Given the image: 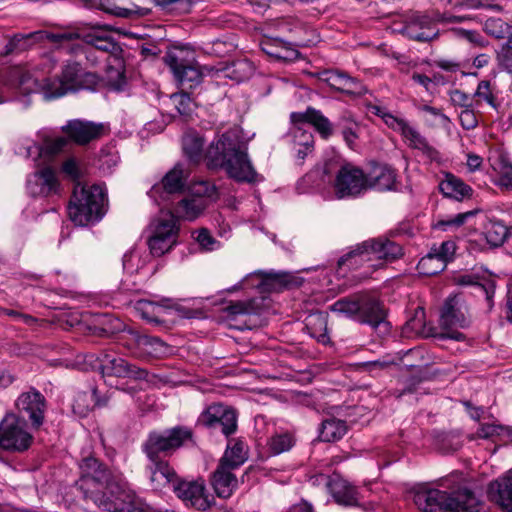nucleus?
<instances>
[{
  "label": "nucleus",
  "mask_w": 512,
  "mask_h": 512,
  "mask_svg": "<svg viewBox=\"0 0 512 512\" xmlns=\"http://www.w3.org/2000/svg\"><path fill=\"white\" fill-rule=\"evenodd\" d=\"M209 169H223L238 182L255 183L260 180L248 155V142L236 128L218 135L205 153Z\"/></svg>",
  "instance_id": "1"
},
{
  "label": "nucleus",
  "mask_w": 512,
  "mask_h": 512,
  "mask_svg": "<svg viewBox=\"0 0 512 512\" xmlns=\"http://www.w3.org/2000/svg\"><path fill=\"white\" fill-rule=\"evenodd\" d=\"M404 255L403 247L385 237L369 238L357 243L338 260V266L358 269L371 263L373 269L382 267V263H392Z\"/></svg>",
  "instance_id": "2"
},
{
  "label": "nucleus",
  "mask_w": 512,
  "mask_h": 512,
  "mask_svg": "<svg viewBox=\"0 0 512 512\" xmlns=\"http://www.w3.org/2000/svg\"><path fill=\"white\" fill-rule=\"evenodd\" d=\"M415 505L424 512H479L480 502L469 490H458L452 495L438 489L417 491Z\"/></svg>",
  "instance_id": "3"
},
{
  "label": "nucleus",
  "mask_w": 512,
  "mask_h": 512,
  "mask_svg": "<svg viewBox=\"0 0 512 512\" xmlns=\"http://www.w3.org/2000/svg\"><path fill=\"white\" fill-rule=\"evenodd\" d=\"M105 192L99 185L76 184L68 205L70 220L78 226L99 221L104 215Z\"/></svg>",
  "instance_id": "4"
},
{
  "label": "nucleus",
  "mask_w": 512,
  "mask_h": 512,
  "mask_svg": "<svg viewBox=\"0 0 512 512\" xmlns=\"http://www.w3.org/2000/svg\"><path fill=\"white\" fill-rule=\"evenodd\" d=\"M100 82L101 77L97 73L86 70L79 62L69 60L63 65L60 76L46 83L45 98L54 99L80 90L93 91Z\"/></svg>",
  "instance_id": "5"
},
{
  "label": "nucleus",
  "mask_w": 512,
  "mask_h": 512,
  "mask_svg": "<svg viewBox=\"0 0 512 512\" xmlns=\"http://www.w3.org/2000/svg\"><path fill=\"white\" fill-rule=\"evenodd\" d=\"M332 311L353 318L360 323L368 324L377 329H388L385 313L378 300L366 295H354L337 300L331 307Z\"/></svg>",
  "instance_id": "6"
},
{
  "label": "nucleus",
  "mask_w": 512,
  "mask_h": 512,
  "mask_svg": "<svg viewBox=\"0 0 512 512\" xmlns=\"http://www.w3.org/2000/svg\"><path fill=\"white\" fill-rule=\"evenodd\" d=\"M80 478L76 482L85 499L94 503L120 476L115 475L105 464L89 456L79 464Z\"/></svg>",
  "instance_id": "7"
},
{
  "label": "nucleus",
  "mask_w": 512,
  "mask_h": 512,
  "mask_svg": "<svg viewBox=\"0 0 512 512\" xmlns=\"http://www.w3.org/2000/svg\"><path fill=\"white\" fill-rule=\"evenodd\" d=\"M95 504L108 512H147L146 505L121 476L110 484Z\"/></svg>",
  "instance_id": "8"
},
{
  "label": "nucleus",
  "mask_w": 512,
  "mask_h": 512,
  "mask_svg": "<svg viewBox=\"0 0 512 512\" xmlns=\"http://www.w3.org/2000/svg\"><path fill=\"white\" fill-rule=\"evenodd\" d=\"M192 439V431L189 428L177 426L163 432L149 433L142 445V450L149 461L162 459L161 455L169 456Z\"/></svg>",
  "instance_id": "9"
},
{
  "label": "nucleus",
  "mask_w": 512,
  "mask_h": 512,
  "mask_svg": "<svg viewBox=\"0 0 512 512\" xmlns=\"http://www.w3.org/2000/svg\"><path fill=\"white\" fill-rule=\"evenodd\" d=\"M62 129L68 139L65 137H57L47 141L44 146V151L46 153L54 155L61 152L67 146L68 140H71L78 145L88 144L89 142L101 137L104 132V125L101 123L74 119L68 121Z\"/></svg>",
  "instance_id": "10"
},
{
  "label": "nucleus",
  "mask_w": 512,
  "mask_h": 512,
  "mask_svg": "<svg viewBox=\"0 0 512 512\" xmlns=\"http://www.w3.org/2000/svg\"><path fill=\"white\" fill-rule=\"evenodd\" d=\"M33 443L25 418L16 413H6L0 421V450L23 453Z\"/></svg>",
  "instance_id": "11"
},
{
  "label": "nucleus",
  "mask_w": 512,
  "mask_h": 512,
  "mask_svg": "<svg viewBox=\"0 0 512 512\" xmlns=\"http://www.w3.org/2000/svg\"><path fill=\"white\" fill-rule=\"evenodd\" d=\"M439 323L441 328L446 331L443 334L444 338L456 341L465 339V335L457 329L468 327L470 319L468 317L467 307L459 297L450 296L445 300L441 309Z\"/></svg>",
  "instance_id": "12"
},
{
  "label": "nucleus",
  "mask_w": 512,
  "mask_h": 512,
  "mask_svg": "<svg viewBox=\"0 0 512 512\" xmlns=\"http://www.w3.org/2000/svg\"><path fill=\"white\" fill-rule=\"evenodd\" d=\"M197 425L211 430L219 429L223 435L229 437L238 427L236 410L222 403H212L201 412Z\"/></svg>",
  "instance_id": "13"
},
{
  "label": "nucleus",
  "mask_w": 512,
  "mask_h": 512,
  "mask_svg": "<svg viewBox=\"0 0 512 512\" xmlns=\"http://www.w3.org/2000/svg\"><path fill=\"white\" fill-rule=\"evenodd\" d=\"M123 346L137 359L161 358L169 353L168 345L158 337L129 331L123 338Z\"/></svg>",
  "instance_id": "14"
},
{
  "label": "nucleus",
  "mask_w": 512,
  "mask_h": 512,
  "mask_svg": "<svg viewBox=\"0 0 512 512\" xmlns=\"http://www.w3.org/2000/svg\"><path fill=\"white\" fill-rule=\"evenodd\" d=\"M165 62L182 90L193 89L201 84L203 73L197 62L184 59L178 53H169Z\"/></svg>",
  "instance_id": "15"
},
{
  "label": "nucleus",
  "mask_w": 512,
  "mask_h": 512,
  "mask_svg": "<svg viewBox=\"0 0 512 512\" xmlns=\"http://www.w3.org/2000/svg\"><path fill=\"white\" fill-rule=\"evenodd\" d=\"M15 407L20 417H28L32 428L39 429L44 423L47 401L36 388L22 392L15 401Z\"/></svg>",
  "instance_id": "16"
},
{
  "label": "nucleus",
  "mask_w": 512,
  "mask_h": 512,
  "mask_svg": "<svg viewBox=\"0 0 512 512\" xmlns=\"http://www.w3.org/2000/svg\"><path fill=\"white\" fill-rule=\"evenodd\" d=\"M334 190L338 199L359 196L367 190L363 170L350 164L342 166L336 174Z\"/></svg>",
  "instance_id": "17"
},
{
  "label": "nucleus",
  "mask_w": 512,
  "mask_h": 512,
  "mask_svg": "<svg viewBox=\"0 0 512 512\" xmlns=\"http://www.w3.org/2000/svg\"><path fill=\"white\" fill-rule=\"evenodd\" d=\"M173 491L186 505H190L197 510L205 511L215 502L214 497L207 492L202 480L185 481L179 479Z\"/></svg>",
  "instance_id": "18"
},
{
  "label": "nucleus",
  "mask_w": 512,
  "mask_h": 512,
  "mask_svg": "<svg viewBox=\"0 0 512 512\" xmlns=\"http://www.w3.org/2000/svg\"><path fill=\"white\" fill-rule=\"evenodd\" d=\"M325 483L329 493L336 503L343 506H356L359 502L357 488L341 475L334 473L331 476L319 475L317 480Z\"/></svg>",
  "instance_id": "19"
},
{
  "label": "nucleus",
  "mask_w": 512,
  "mask_h": 512,
  "mask_svg": "<svg viewBox=\"0 0 512 512\" xmlns=\"http://www.w3.org/2000/svg\"><path fill=\"white\" fill-rule=\"evenodd\" d=\"M438 21H440L439 18L417 12L410 16L405 26V32L411 40L430 42L439 36Z\"/></svg>",
  "instance_id": "20"
},
{
  "label": "nucleus",
  "mask_w": 512,
  "mask_h": 512,
  "mask_svg": "<svg viewBox=\"0 0 512 512\" xmlns=\"http://www.w3.org/2000/svg\"><path fill=\"white\" fill-rule=\"evenodd\" d=\"M101 370L103 376L110 375L119 378H133L136 380H144L148 376L147 370L130 364L125 359L109 353H104L102 356Z\"/></svg>",
  "instance_id": "21"
},
{
  "label": "nucleus",
  "mask_w": 512,
  "mask_h": 512,
  "mask_svg": "<svg viewBox=\"0 0 512 512\" xmlns=\"http://www.w3.org/2000/svg\"><path fill=\"white\" fill-rule=\"evenodd\" d=\"M454 253L455 243L445 241L440 246L431 248L430 252L419 261L418 268L425 275H435L446 268L447 262L452 259Z\"/></svg>",
  "instance_id": "22"
},
{
  "label": "nucleus",
  "mask_w": 512,
  "mask_h": 512,
  "mask_svg": "<svg viewBox=\"0 0 512 512\" xmlns=\"http://www.w3.org/2000/svg\"><path fill=\"white\" fill-rule=\"evenodd\" d=\"M60 184L57 174L51 167H44L35 173L27 181V189L34 196L47 197L59 192Z\"/></svg>",
  "instance_id": "23"
},
{
  "label": "nucleus",
  "mask_w": 512,
  "mask_h": 512,
  "mask_svg": "<svg viewBox=\"0 0 512 512\" xmlns=\"http://www.w3.org/2000/svg\"><path fill=\"white\" fill-rule=\"evenodd\" d=\"M149 462L147 470L150 474V483L153 489L163 490L168 487L174 488L180 478L169 462L164 459Z\"/></svg>",
  "instance_id": "24"
},
{
  "label": "nucleus",
  "mask_w": 512,
  "mask_h": 512,
  "mask_svg": "<svg viewBox=\"0 0 512 512\" xmlns=\"http://www.w3.org/2000/svg\"><path fill=\"white\" fill-rule=\"evenodd\" d=\"M396 170L386 164H375L365 174L366 189L377 191H391L396 189Z\"/></svg>",
  "instance_id": "25"
},
{
  "label": "nucleus",
  "mask_w": 512,
  "mask_h": 512,
  "mask_svg": "<svg viewBox=\"0 0 512 512\" xmlns=\"http://www.w3.org/2000/svg\"><path fill=\"white\" fill-rule=\"evenodd\" d=\"M233 468L218 463L217 468L211 475V485L215 494L222 499L230 498L238 488V479Z\"/></svg>",
  "instance_id": "26"
},
{
  "label": "nucleus",
  "mask_w": 512,
  "mask_h": 512,
  "mask_svg": "<svg viewBox=\"0 0 512 512\" xmlns=\"http://www.w3.org/2000/svg\"><path fill=\"white\" fill-rule=\"evenodd\" d=\"M318 78L342 93L356 94L362 92V84L356 78L339 70H324L318 73Z\"/></svg>",
  "instance_id": "27"
},
{
  "label": "nucleus",
  "mask_w": 512,
  "mask_h": 512,
  "mask_svg": "<svg viewBox=\"0 0 512 512\" xmlns=\"http://www.w3.org/2000/svg\"><path fill=\"white\" fill-rule=\"evenodd\" d=\"M290 119L293 124H311L323 139H328L333 134L332 123L314 108L309 107L305 112H293Z\"/></svg>",
  "instance_id": "28"
},
{
  "label": "nucleus",
  "mask_w": 512,
  "mask_h": 512,
  "mask_svg": "<svg viewBox=\"0 0 512 512\" xmlns=\"http://www.w3.org/2000/svg\"><path fill=\"white\" fill-rule=\"evenodd\" d=\"M187 177L188 172L185 171L182 164L178 163L164 175L161 184L151 188L149 194L151 197H155L161 189L167 194L179 193L184 189Z\"/></svg>",
  "instance_id": "29"
},
{
  "label": "nucleus",
  "mask_w": 512,
  "mask_h": 512,
  "mask_svg": "<svg viewBox=\"0 0 512 512\" xmlns=\"http://www.w3.org/2000/svg\"><path fill=\"white\" fill-rule=\"evenodd\" d=\"M489 497L503 510L512 512V469L506 476L490 483Z\"/></svg>",
  "instance_id": "30"
},
{
  "label": "nucleus",
  "mask_w": 512,
  "mask_h": 512,
  "mask_svg": "<svg viewBox=\"0 0 512 512\" xmlns=\"http://www.w3.org/2000/svg\"><path fill=\"white\" fill-rule=\"evenodd\" d=\"M179 230L178 218L170 211H161L149 225L150 233L172 238L176 242L178 241Z\"/></svg>",
  "instance_id": "31"
},
{
  "label": "nucleus",
  "mask_w": 512,
  "mask_h": 512,
  "mask_svg": "<svg viewBox=\"0 0 512 512\" xmlns=\"http://www.w3.org/2000/svg\"><path fill=\"white\" fill-rule=\"evenodd\" d=\"M439 190L445 197L458 201L470 197L472 193V188L453 174H446L439 184Z\"/></svg>",
  "instance_id": "32"
},
{
  "label": "nucleus",
  "mask_w": 512,
  "mask_h": 512,
  "mask_svg": "<svg viewBox=\"0 0 512 512\" xmlns=\"http://www.w3.org/2000/svg\"><path fill=\"white\" fill-rule=\"evenodd\" d=\"M455 283L459 286H473L480 292H482L488 304L489 310L493 308V297L495 294L496 284L492 279H485L480 281V278L472 274H464L455 277Z\"/></svg>",
  "instance_id": "33"
},
{
  "label": "nucleus",
  "mask_w": 512,
  "mask_h": 512,
  "mask_svg": "<svg viewBox=\"0 0 512 512\" xmlns=\"http://www.w3.org/2000/svg\"><path fill=\"white\" fill-rule=\"evenodd\" d=\"M83 41L90 48L105 52L114 56L121 53L120 45L114 39L102 32L94 31L83 36Z\"/></svg>",
  "instance_id": "34"
},
{
  "label": "nucleus",
  "mask_w": 512,
  "mask_h": 512,
  "mask_svg": "<svg viewBox=\"0 0 512 512\" xmlns=\"http://www.w3.org/2000/svg\"><path fill=\"white\" fill-rule=\"evenodd\" d=\"M108 403V398H99L97 389L93 388L92 393L78 392L74 398L73 411L81 417L86 416L95 406L103 407Z\"/></svg>",
  "instance_id": "35"
},
{
  "label": "nucleus",
  "mask_w": 512,
  "mask_h": 512,
  "mask_svg": "<svg viewBox=\"0 0 512 512\" xmlns=\"http://www.w3.org/2000/svg\"><path fill=\"white\" fill-rule=\"evenodd\" d=\"M204 138L196 131L189 130L182 137V148L190 162L197 164L203 158Z\"/></svg>",
  "instance_id": "36"
},
{
  "label": "nucleus",
  "mask_w": 512,
  "mask_h": 512,
  "mask_svg": "<svg viewBox=\"0 0 512 512\" xmlns=\"http://www.w3.org/2000/svg\"><path fill=\"white\" fill-rule=\"evenodd\" d=\"M208 207V202L201 197H186L178 202L176 212L180 218L193 221Z\"/></svg>",
  "instance_id": "37"
},
{
  "label": "nucleus",
  "mask_w": 512,
  "mask_h": 512,
  "mask_svg": "<svg viewBox=\"0 0 512 512\" xmlns=\"http://www.w3.org/2000/svg\"><path fill=\"white\" fill-rule=\"evenodd\" d=\"M167 307L165 299H162L159 302L142 299L137 301L135 304L136 312L143 319L152 323L162 322L160 317L167 314Z\"/></svg>",
  "instance_id": "38"
},
{
  "label": "nucleus",
  "mask_w": 512,
  "mask_h": 512,
  "mask_svg": "<svg viewBox=\"0 0 512 512\" xmlns=\"http://www.w3.org/2000/svg\"><path fill=\"white\" fill-rule=\"evenodd\" d=\"M80 37L81 36L79 33L72 32V31H63V32L36 31V32L29 33L27 35H23V34L15 35L13 40L20 41L22 39L34 38L38 41L48 40L52 43H59L60 46L62 47L66 43L80 39Z\"/></svg>",
  "instance_id": "39"
},
{
  "label": "nucleus",
  "mask_w": 512,
  "mask_h": 512,
  "mask_svg": "<svg viewBox=\"0 0 512 512\" xmlns=\"http://www.w3.org/2000/svg\"><path fill=\"white\" fill-rule=\"evenodd\" d=\"M402 135L409 142L411 148L420 150L431 161L440 158L439 152L428 143L424 136L409 124L404 128Z\"/></svg>",
  "instance_id": "40"
},
{
  "label": "nucleus",
  "mask_w": 512,
  "mask_h": 512,
  "mask_svg": "<svg viewBox=\"0 0 512 512\" xmlns=\"http://www.w3.org/2000/svg\"><path fill=\"white\" fill-rule=\"evenodd\" d=\"M123 2L124 0H99V5L103 11L124 18H128L133 14L146 16L151 12L149 8H142L136 5L125 7Z\"/></svg>",
  "instance_id": "41"
},
{
  "label": "nucleus",
  "mask_w": 512,
  "mask_h": 512,
  "mask_svg": "<svg viewBox=\"0 0 512 512\" xmlns=\"http://www.w3.org/2000/svg\"><path fill=\"white\" fill-rule=\"evenodd\" d=\"M348 431L347 423L337 418H327L322 421L319 429V438L324 442L340 440Z\"/></svg>",
  "instance_id": "42"
},
{
  "label": "nucleus",
  "mask_w": 512,
  "mask_h": 512,
  "mask_svg": "<svg viewBox=\"0 0 512 512\" xmlns=\"http://www.w3.org/2000/svg\"><path fill=\"white\" fill-rule=\"evenodd\" d=\"M305 329L309 335L317 341L326 343L329 340L327 334V316L324 313L317 312L310 314L305 320Z\"/></svg>",
  "instance_id": "43"
},
{
  "label": "nucleus",
  "mask_w": 512,
  "mask_h": 512,
  "mask_svg": "<svg viewBox=\"0 0 512 512\" xmlns=\"http://www.w3.org/2000/svg\"><path fill=\"white\" fill-rule=\"evenodd\" d=\"M248 454L242 441H235L228 445L219 463L238 469L247 460Z\"/></svg>",
  "instance_id": "44"
},
{
  "label": "nucleus",
  "mask_w": 512,
  "mask_h": 512,
  "mask_svg": "<svg viewBox=\"0 0 512 512\" xmlns=\"http://www.w3.org/2000/svg\"><path fill=\"white\" fill-rule=\"evenodd\" d=\"M483 235L491 247H499L507 239L508 229L500 221L489 220L484 227Z\"/></svg>",
  "instance_id": "45"
},
{
  "label": "nucleus",
  "mask_w": 512,
  "mask_h": 512,
  "mask_svg": "<svg viewBox=\"0 0 512 512\" xmlns=\"http://www.w3.org/2000/svg\"><path fill=\"white\" fill-rule=\"evenodd\" d=\"M262 284L271 291H281L293 284V276L287 272H265Z\"/></svg>",
  "instance_id": "46"
},
{
  "label": "nucleus",
  "mask_w": 512,
  "mask_h": 512,
  "mask_svg": "<svg viewBox=\"0 0 512 512\" xmlns=\"http://www.w3.org/2000/svg\"><path fill=\"white\" fill-rule=\"evenodd\" d=\"M294 444V435L287 431L275 433L268 440L269 450L274 455L289 451Z\"/></svg>",
  "instance_id": "47"
},
{
  "label": "nucleus",
  "mask_w": 512,
  "mask_h": 512,
  "mask_svg": "<svg viewBox=\"0 0 512 512\" xmlns=\"http://www.w3.org/2000/svg\"><path fill=\"white\" fill-rule=\"evenodd\" d=\"M152 2L160 11L176 15L189 13L193 5V0H152Z\"/></svg>",
  "instance_id": "48"
},
{
  "label": "nucleus",
  "mask_w": 512,
  "mask_h": 512,
  "mask_svg": "<svg viewBox=\"0 0 512 512\" xmlns=\"http://www.w3.org/2000/svg\"><path fill=\"white\" fill-rule=\"evenodd\" d=\"M228 76L237 81L243 82L248 80L255 72L253 63L247 59L235 61L228 69Z\"/></svg>",
  "instance_id": "49"
},
{
  "label": "nucleus",
  "mask_w": 512,
  "mask_h": 512,
  "mask_svg": "<svg viewBox=\"0 0 512 512\" xmlns=\"http://www.w3.org/2000/svg\"><path fill=\"white\" fill-rule=\"evenodd\" d=\"M147 244L150 253L155 257H160L165 253L169 252L177 244V242L173 241L172 238L162 237L150 233L147 240Z\"/></svg>",
  "instance_id": "50"
},
{
  "label": "nucleus",
  "mask_w": 512,
  "mask_h": 512,
  "mask_svg": "<svg viewBox=\"0 0 512 512\" xmlns=\"http://www.w3.org/2000/svg\"><path fill=\"white\" fill-rule=\"evenodd\" d=\"M257 303L254 299H249L245 301H235L230 302L225 308L224 311L227 315L231 317H236L239 315H251L257 313Z\"/></svg>",
  "instance_id": "51"
},
{
  "label": "nucleus",
  "mask_w": 512,
  "mask_h": 512,
  "mask_svg": "<svg viewBox=\"0 0 512 512\" xmlns=\"http://www.w3.org/2000/svg\"><path fill=\"white\" fill-rule=\"evenodd\" d=\"M502 434H512V429L510 427L497 424H481L477 432L470 437V440L477 438L490 439L494 436H500Z\"/></svg>",
  "instance_id": "52"
},
{
  "label": "nucleus",
  "mask_w": 512,
  "mask_h": 512,
  "mask_svg": "<svg viewBox=\"0 0 512 512\" xmlns=\"http://www.w3.org/2000/svg\"><path fill=\"white\" fill-rule=\"evenodd\" d=\"M474 97H476L478 101L486 102L490 107H492L495 110L498 108V103L496 102L494 89L490 81H480L474 93Z\"/></svg>",
  "instance_id": "53"
},
{
  "label": "nucleus",
  "mask_w": 512,
  "mask_h": 512,
  "mask_svg": "<svg viewBox=\"0 0 512 512\" xmlns=\"http://www.w3.org/2000/svg\"><path fill=\"white\" fill-rule=\"evenodd\" d=\"M192 235L204 251H214L220 247V242L212 236L207 228H200L194 231Z\"/></svg>",
  "instance_id": "54"
},
{
  "label": "nucleus",
  "mask_w": 512,
  "mask_h": 512,
  "mask_svg": "<svg viewBox=\"0 0 512 512\" xmlns=\"http://www.w3.org/2000/svg\"><path fill=\"white\" fill-rule=\"evenodd\" d=\"M484 29L487 34L503 39L508 35L510 26L500 18H489L485 21Z\"/></svg>",
  "instance_id": "55"
},
{
  "label": "nucleus",
  "mask_w": 512,
  "mask_h": 512,
  "mask_svg": "<svg viewBox=\"0 0 512 512\" xmlns=\"http://www.w3.org/2000/svg\"><path fill=\"white\" fill-rule=\"evenodd\" d=\"M191 190L192 194L190 197H201L204 198L208 203V199H215L217 196L215 185L205 180L195 182Z\"/></svg>",
  "instance_id": "56"
},
{
  "label": "nucleus",
  "mask_w": 512,
  "mask_h": 512,
  "mask_svg": "<svg viewBox=\"0 0 512 512\" xmlns=\"http://www.w3.org/2000/svg\"><path fill=\"white\" fill-rule=\"evenodd\" d=\"M48 81L49 80H47L44 84H41L36 78L33 77L30 72H24L19 78V88L24 94L37 92L40 88H43L45 93V85Z\"/></svg>",
  "instance_id": "57"
},
{
  "label": "nucleus",
  "mask_w": 512,
  "mask_h": 512,
  "mask_svg": "<svg viewBox=\"0 0 512 512\" xmlns=\"http://www.w3.org/2000/svg\"><path fill=\"white\" fill-rule=\"evenodd\" d=\"M295 127L292 130L293 142L295 145L299 147H304L305 149H313L314 147V138L311 132L304 130L302 127L298 126L299 124H294Z\"/></svg>",
  "instance_id": "58"
},
{
  "label": "nucleus",
  "mask_w": 512,
  "mask_h": 512,
  "mask_svg": "<svg viewBox=\"0 0 512 512\" xmlns=\"http://www.w3.org/2000/svg\"><path fill=\"white\" fill-rule=\"evenodd\" d=\"M173 105L181 115H188L191 113L193 108V101L189 94L184 92L172 94L170 97Z\"/></svg>",
  "instance_id": "59"
},
{
  "label": "nucleus",
  "mask_w": 512,
  "mask_h": 512,
  "mask_svg": "<svg viewBox=\"0 0 512 512\" xmlns=\"http://www.w3.org/2000/svg\"><path fill=\"white\" fill-rule=\"evenodd\" d=\"M474 214V211H467L458 213L454 216H449L446 219L439 220L436 224V227L442 229L443 231H447L451 227H460L467 221L469 217L473 216Z\"/></svg>",
  "instance_id": "60"
},
{
  "label": "nucleus",
  "mask_w": 512,
  "mask_h": 512,
  "mask_svg": "<svg viewBox=\"0 0 512 512\" xmlns=\"http://www.w3.org/2000/svg\"><path fill=\"white\" fill-rule=\"evenodd\" d=\"M342 135L344 141L347 143L349 147H353L355 140L358 138L357 134V124L348 119H342Z\"/></svg>",
  "instance_id": "61"
},
{
  "label": "nucleus",
  "mask_w": 512,
  "mask_h": 512,
  "mask_svg": "<svg viewBox=\"0 0 512 512\" xmlns=\"http://www.w3.org/2000/svg\"><path fill=\"white\" fill-rule=\"evenodd\" d=\"M450 100L453 105L463 109L472 108V98L465 92L455 89L450 92Z\"/></svg>",
  "instance_id": "62"
},
{
  "label": "nucleus",
  "mask_w": 512,
  "mask_h": 512,
  "mask_svg": "<svg viewBox=\"0 0 512 512\" xmlns=\"http://www.w3.org/2000/svg\"><path fill=\"white\" fill-rule=\"evenodd\" d=\"M459 121L461 126L466 130L475 128L478 123L472 108L463 109L459 114Z\"/></svg>",
  "instance_id": "63"
},
{
  "label": "nucleus",
  "mask_w": 512,
  "mask_h": 512,
  "mask_svg": "<svg viewBox=\"0 0 512 512\" xmlns=\"http://www.w3.org/2000/svg\"><path fill=\"white\" fill-rule=\"evenodd\" d=\"M500 165L499 182L502 186L512 189V164L501 161Z\"/></svg>",
  "instance_id": "64"
}]
</instances>
